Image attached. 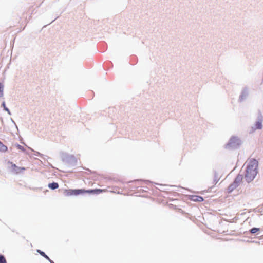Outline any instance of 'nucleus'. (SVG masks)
I'll list each match as a JSON object with an SVG mask.
<instances>
[{"mask_svg": "<svg viewBox=\"0 0 263 263\" xmlns=\"http://www.w3.org/2000/svg\"><path fill=\"white\" fill-rule=\"evenodd\" d=\"M258 162L256 160H252L250 161L246 170L245 178L247 182L251 181L256 175Z\"/></svg>", "mask_w": 263, "mask_h": 263, "instance_id": "obj_1", "label": "nucleus"}, {"mask_svg": "<svg viewBox=\"0 0 263 263\" xmlns=\"http://www.w3.org/2000/svg\"><path fill=\"white\" fill-rule=\"evenodd\" d=\"M84 189H68L65 190L64 191V195L67 196H77L80 194H82L84 193Z\"/></svg>", "mask_w": 263, "mask_h": 263, "instance_id": "obj_2", "label": "nucleus"}, {"mask_svg": "<svg viewBox=\"0 0 263 263\" xmlns=\"http://www.w3.org/2000/svg\"><path fill=\"white\" fill-rule=\"evenodd\" d=\"M241 179V177H239L238 176L236 178L234 182L230 184L227 188V193H231L234 190H235L238 185V182L239 180Z\"/></svg>", "mask_w": 263, "mask_h": 263, "instance_id": "obj_3", "label": "nucleus"}, {"mask_svg": "<svg viewBox=\"0 0 263 263\" xmlns=\"http://www.w3.org/2000/svg\"><path fill=\"white\" fill-rule=\"evenodd\" d=\"M84 193H94V194H100L102 192H107L106 189H97L94 190H84Z\"/></svg>", "mask_w": 263, "mask_h": 263, "instance_id": "obj_4", "label": "nucleus"}, {"mask_svg": "<svg viewBox=\"0 0 263 263\" xmlns=\"http://www.w3.org/2000/svg\"><path fill=\"white\" fill-rule=\"evenodd\" d=\"M190 199L194 202H200L203 201V198L201 196L197 195H192L190 196Z\"/></svg>", "mask_w": 263, "mask_h": 263, "instance_id": "obj_5", "label": "nucleus"}, {"mask_svg": "<svg viewBox=\"0 0 263 263\" xmlns=\"http://www.w3.org/2000/svg\"><path fill=\"white\" fill-rule=\"evenodd\" d=\"M11 167L12 170L15 172L16 173H18L19 172L18 170H24L25 168L22 167H18L15 164H13L12 163H11Z\"/></svg>", "mask_w": 263, "mask_h": 263, "instance_id": "obj_6", "label": "nucleus"}, {"mask_svg": "<svg viewBox=\"0 0 263 263\" xmlns=\"http://www.w3.org/2000/svg\"><path fill=\"white\" fill-rule=\"evenodd\" d=\"M262 120H260L256 122L255 124V129H260L262 128Z\"/></svg>", "mask_w": 263, "mask_h": 263, "instance_id": "obj_7", "label": "nucleus"}, {"mask_svg": "<svg viewBox=\"0 0 263 263\" xmlns=\"http://www.w3.org/2000/svg\"><path fill=\"white\" fill-rule=\"evenodd\" d=\"M37 252L38 253H39L42 256H43L46 259L48 260L50 262H51V263L53 262V261L50 260V259L49 258V257L47 255H46V254L44 252L41 251L40 250H37Z\"/></svg>", "mask_w": 263, "mask_h": 263, "instance_id": "obj_8", "label": "nucleus"}, {"mask_svg": "<svg viewBox=\"0 0 263 263\" xmlns=\"http://www.w3.org/2000/svg\"><path fill=\"white\" fill-rule=\"evenodd\" d=\"M8 150L7 147L0 141V152H5Z\"/></svg>", "mask_w": 263, "mask_h": 263, "instance_id": "obj_9", "label": "nucleus"}, {"mask_svg": "<svg viewBox=\"0 0 263 263\" xmlns=\"http://www.w3.org/2000/svg\"><path fill=\"white\" fill-rule=\"evenodd\" d=\"M48 187L52 190H55L59 187V184L57 183L53 182L48 184Z\"/></svg>", "mask_w": 263, "mask_h": 263, "instance_id": "obj_10", "label": "nucleus"}, {"mask_svg": "<svg viewBox=\"0 0 263 263\" xmlns=\"http://www.w3.org/2000/svg\"><path fill=\"white\" fill-rule=\"evenodd\" d=\"M259 231V228H253L252 229H251L250 230V232L252 234H254V233H256V232H257L258 231Z\"/></svg>", "mask_w": 263, "mask_h": 263, "instance_id": "obj_11", "label": "nucleus"}, {"mask_svg": "<svg viewBox=\"0 0 263 263\" xmlns=\"http://www.w3.org/2000/svg\"><path fill=\"white\" fill-rule=\"evenodd\" d=\"M0 263H7L5 258L3 255H0Z\"/></svg>", "mask_w": 263, "mask_h": 263, "instance_id": "obj_12", "label": "nucleus"}, {"mask_svg": "<svg viewBox=\"0 0 263 263\" xmlns=\"http://www.w3.org/2000/svg\"><path fill=\"white\" fill-rule=\"evenodd\" d=\"M3 90V85L0 83V93H2Z\"/></svg>", "mask_w": 263, "mask_h": 263, "instance_id": "obj_13", "label": "nucleus"}, {"mask_svg": "<svg viewBox=\"0 0 263 263\" xmlns=\"http://www.w3.org/2000/svg\"><path fill=\"white\" fill-rule=\"evenodd\" d=\"M18 146L20 147V148H21V146L20 145H18Z\"/></svg>", "mask_w": 263, "mask_h": 263, "instance_id": "obj_14", "label": "nucleus"}]
</instances>
